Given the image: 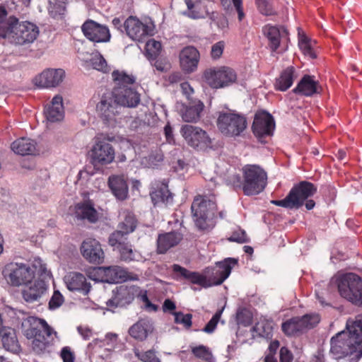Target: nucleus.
I'll return each instance as SVG.
<instances>
[{
	"instance_id": "nucleus-1",
	"label": "nucleus",
	"mask_w": 362,
	"mask_h": 362,
	"mask_svg": "<svg viewBox=\"0 0 362 362\" xmlns=\"http://www.w3.org/2000/svg\"><path fill=\"white\" fill-rule=\"evenodd\" d=\"M348 332L342 331L330 339L331 354L335 360H339L356 353V359L362 356V316L346 324Z\"/></svg>"
},
{
	"instance_id": "nucleus-2",
	"label": "nucleus",
	"mask_w": 362,
	"mask_h": 362,
	"mask_svg": "<svg viewBox=\"0 0 362 362\" xmlns=\"http://www.w3.org/2000/svg\"><path fill=\"white\" fill-rule=\"evenodd\" d=\"M41 272L42 276H49V271L40 258L35 259L33 262H11L7 264L2 274L7 282L12 286H28L35 276V273Z\"/></svg>"
},
{
	"instance_id": "nucleus-3",
	"label": "nucleus",
	"mask_w": 362,
	"mask_h": 362,
	"mask_svg": "<svg viewBox=\"0 0 362 362\" xmlns=\"http://www.w3.org/2000/svg\"><path fill=\"white\" fill-rule=\"evenodd\" d=\"M237 262L238 260L235 259L227 258L224 262H217L216 267L206 269L204 276L200 275L197 272H190L178 264H174L173 268L175 272L179 273L184 278L190 280L192 283L209 287L212 285L221 284L231 272L230 264H235Z\"/></svg>"
},
{
	"instance_id": "nucleus-4",
	"label": "nucleus",
	"mask_w": 362,
	"mask_h": 362,
	"mask_svg": "<svg viewBox=\"0 0 362 362\" xmlns=\"http://www.w3.org/2000/svg\"><path fill=\"white\" fill-rule=\"evenodd\" d=\"M39 35V29L35 24L25 21L18 22L16 17L11 18L8 25L0 28V37L7 38L11 43L23 45L34 42Z\"/></svg>"
},
{
	"instance_id": "nucleus-5",
	"label": "nucleus",
	"mask_w": 362,
	"mask_h": 362,
	"mask_svg": "<svg viewBox=\"0 0 362 362\" xmlns=\"http://www.w3.org/2000/svg\"><path fill=\"white\" fill-rule=\"evenodd\" d=\"M329 286H337L340 296L356 305L362 304V279L356 274L346 273L340 275Z\"/></svg>"
},
{
	"instance_id": "nucleus-6",
	"label": "nucleus",
	"mask_w": 362,
	"mask_h": 362,
	"mask_svg": "<svg viewBox=\"0 0 362 362\" xmlns=\"http://www.w3.org/2000/svg\"><path fill=\"white\" fill-rule=\"evenodd\" d=\"M191 209L195 225L199 230H207L213 226L216 210V204L213 199L197 197L192 204Z\"/></svg>"
},
{
	"instance_id": "nucleus-7",
	"label": "nucleus",
	"mask_w": 362,
	"mask_h": 362,
	"mask_svg": "<svg viewBox=\"0 0 362 362\" xmlns=\"http://www.w3.org/2000/svg\"><path fill=\"white\" fill-rule=\"evenodd\" d=\"M243 190L245 195H256L262 192L267 180V173L259 165H247L243 168Z\"/></svg>"
},
{
	"instance_id": "nucleus-8",
	"label": "nucleus",
	"mask_w": 362,
	"mask_h": 362,
	"mask_svg": "<svg viewBox=\"0 0 362 362\" xmlns=\"http://www.w3.org/2000/svg\"><path fill=\"white\" fill-rule=\"evenodd\" d=\"M217 127L220 132L226 136H240L247 127L245 116L231 110L219 112L217 119Z\"/></svg>"
},
{
	"instance_id": "nucleus-9",
	"label": "nucleus",
	"mask_w": 362,
	"mask_h": 362,
	"mask_svg": "<svg viewBox=\"0 0 362 362\" xmlns=\"http://www.w3.org/2000/svg\"><path fill=\"white\" fill-rule=\"evenodd\" d=\"M121 107L111 93L103 95L96 105V112L104 124L113 127L117 123Z\"/></svg>"
},
{
	"instance_id": "nucleus-10",
	"label": "nucleus",
	"mask_w": 362,
	"mask_h": 362,
	"mask_svg": "<svg viewBox=\"0 0 362 362\" xmlns=\"http://www.w3.org/2000/svg\"><path fill=\"white\" fill-rule=\"evenodd\" d=\"M204 78L212 88H220L235 83L237 74L233 69L223 66L218 69H206L204 72Z\"/></svg>"
},
{
	"instance_id": "nucleus-11",
	"label": "nucleus",
	"mask_w": 362,
	"mask_h": 362,
	"mask_svg": "<svg viewBox=\"0 0 362 362\" xmlns=\"http://www.w3.org/2000/svg\"><path fill=\"white\" fill-rule=\"evenodd\" d=\"M32 320L34 323L39 322L42 328H44V332L34 331L35 339H33L32 342L33 351L37 355L50 354L53 346V339L52 337V328L44 320L33 318Z\"/></svg>"
},
{
	"instance_id": "nucleus-12",
	"label": "nucleus",
	"mask_w": 362,
	"mask_h": 362,
	"mask_svg": "<svg viewBox=\"0 0 362 362\" xmlns=\"http://www.w3.org/2000/svg\"><path fill=\"white\" fill-rule=\"evenodd\" d=\"M115 157V148L105 140H96L90 151V163L94 166L110 164L112 163Z\"/></svg>"
},
{
	"instance_id": "nucleus-13",
	"label": "nucleus",
	"mask_w": 362,
	"mask_h": 362,
	"mask_svg": "<svg viewBox=\"0 0 362 362\" xmlns=\"http://www.w3.org/2000/svg\"><path fill=\"white\" fill-rule=\"evenodd\" d=\"M137 295V288L134 286L120 285L112 291V296L106 302L110 310L123 308L131 304Z\"/></svg>"
},
{
	"instance_id": "nucleus-14",
	"label": "nucleus",
	"mask_w": 362,
	"mask_h": 362,
	"mask_svg": "<svg viewBox=\"0 0 362 362\" xmlns=\"http://www.w3.org/2000/svg\"><path fill=\"white\" fill-rule=\"evenodd\" d=\"M51 279V273L49 271V276H42L41 272L39 277L33 283L22 291L23 300L28 303H33L38 302L40 303L41 299L47 294L48 289L49 280Z\"/></svg>"
},
{
	"instance_id": "nucleus-15",
	"label": "nucleus",
	"mask_w": 362,
	"mask_h": 362,
	"mask_svg": "<svg viewBox=\"0 0 362 362\" xmlns=\"http://www.w3.org/2000/svg\"><path fill=\"white\" fill-rule=\"evenodd\" d=\"M274 127L275 122L272 115L266 111L255 114L252 129L261 142H264V137L272 135Z\"/></svg>"
},
{
	"instance_id": "nucleus-16",
	"label": "nucleus",
	"mask_w": 362,
	"mask_h": 362,
	"mask_svg": "<svg viewBox=\"0 0 362 362\" xmlns=\"http://www.w3.org/2000/svg\"><path fill=\"white\" fill-rule=\"evenodd\" d=\"M180 132L187 144L192 147L196 148L201 144L209 146L211 144L206 132L200 127L185 124L182 127Z\"/></svg>"
},
{
	"instance_id": "nucleus-17",
	"label": "nucleus",
	"mask_w": 362,
	"mask_h": 362,
	"mask_svg": "<svg viewBox=\"0 0 362 362\" xmlns=\"http://www.w3.org/2000/svg\"><path fill=\"white\" fill-rule=\"evenodd\" d=\"M84 35L90 41L95 42H107L110 40V33L108 28L99 24L94 21H86L82 27Z\"/></svg>"
},
{
	"instance_id": "nucleus-18",
	"label": "nucleus",
	"mask_w": 362,
	"mask_h": 362,
	"mask_svg": "<svg viewBox=\"0 0 362 362\" xmlns=\"http://www.w3.org/2000/svg\"><path fill=\"white\" fill-rule=\"evenodd\" d=\"M83 257L90 263L100 264L104 260V252L100 243L95 239H86L81 246Z\"/></svg>"
},
{
	"instance_id": "nucleus-19",
	"label": "nucleus",
	"mask_w": 362,
	"mask_h": 362,
	"mask_svg": "<svg viewBox=\"0 0 362 362\" xmlns=\"http://www.w3.org/2000/svg\"><path fill=\"white\" fill-rule=\"evenodd\" d=\"M127 35L134 40L140 41L144 37L152 35L151 26L144 25L136 17L130 16L124 23Z\"/></svg>"
},
{
	"instance_id": "nucleus-20",
	"label": "nucleus",
	"mask_w": 362,
	"mask_h": 362,
	"mask_svg": "<svg viewBox=\"0 0 362 362\" xmlns=\"http://www.w3.org/2000/svg\"><path fill=\"white\" fill-rule=\"evenodd\" d=\"M111 94L121 107H136L141 101L140 94L133 88H114Z\"/></svg>"
},
{
	"instance_id": "nucleus-21",
	"label": "nucleus",
	"mask_w": 362,
	"mask_h": 362,
	"mask_svg": "<svg viewBox=\"0 0 362 362\" xmlns=\"http://www.w3.org/2000/svg\"><path fill=\"white\" fill-rule=\"evenodd\" d=\"M65 77V71L62 69H47L35 78V84L40 88H55Z\"/></svg>"
},
{
	"instance_id": "nucleus-22",
	"label": "nucleus",
	"mask_w": 362,
	"mask_h": 362,
	"mask_svg": "<svg viewBox=\"0 0 362 362\" xmlns=\"http://www.w3.org/2000/svg\"><path fill=\"white\" fill-rule=\"evenodd\" d=\"M316 192V187L313 183L307 181H301L293 187L289 193L292 200L298 203L294 206L295 209L300 208L304 204L305 200L313 196Z\"/></svg>"
},
{
	"instance_id": "nucleus-23",
	"label": "nucleus",
	"mask_w": 362,
	"mask_h": 362,
	"mask_svg": "<svg viewBox=\"0 0 362 362\" xmlns=\"http://www.w3.org/2000/svg\"><path fill=\"white\" fill-rule=\"evenodd\" d=\"M199 61V52L193 46L184 47L180 53V66L186 73H192L197 68Z\"/></svg>"
},
{
	"instance_id": "nucleus-24",
	"label": "nucleus",
	"mask_w": 362,
	"mask_h": 362,
	"mask_svg": "<svg viewBox=\"0 0 362 362\" xmlns=\"http://www.w3.org/2000/svg\"><path fill=\"white\" fill-rule=\"evenodd\" d=\"M64 281L69 291H77L87 295L91 288L90 284L87 282L86 276L78 272H71L66 275Z\"/></svg>"
},
{
	"instance_id": "nucleus-25",
	"label": "nucleus",
	"mask_w": 362,
	"mask_h": 362,
	"mask_svg": "<svg viewBox=\"0 0 362 362\" xmlns=\"http://www.w3.org/2000/svg\"><path fill=\"white\" fill-rule=\"evenodd\" d=\"M153 330V323L148 318L139 320L134 324L129 329V334L133 338L143 341L146 339L149 334Z\"/></svg>"
},
{
	"instance_id": "nucleus-26",
	"label": "nucleus",
	"mask_w": 362,
	"mask_h": 362,
	"mask_svg": "<svg viewBox=\"0 0 362 362\" xmlns=\"http://www.w3.org/2000/svg\"><path fill=\"white\" fill-rule=\"evenodd\" d=\"M75 216L78 220H87L95 223L99 218V214L90 202H81L75 206Z\"/></svg>"
},
{
	"instance_id": "nucleus-27",
	"label": "nucleus",
	"mask_w": 362,
	"mask_h": 362,
	"mask_svg": "<svg viewBox=\"0 0 362 362\" xmlns=\"http://www.w3.org/2000/svg\"><path fill=\"white\" fill-rule=\"evenodd\" d=\"M108 186L118 200L123 201L128 197V185L122 176H110L108 178Z\"/></svg>"
},
{
	"instance_id": "nucleus-28",
	"label": "nucleus",
	"mask_w": 362,
	"mask_h": 362,
	"mask_svg": "<svg viewBox=\"0 0 362 362\" xmlns=\"http://www.w3.org/2000/svg\"><path fill=\"white\" fill-rule=\"evenodd\" d=\"M150 195L154 206L162 204L167 205L173 202V194L166 184L156 183Z\"/></svg>"
},
{
	"instance_id": "nucleus-29",
	"label": "nucleus",
	"mask_w": 362,
	"mask_h": 362,
	"mask_svg": "<svg viewBox=\"0 0 362 362\" xmlns=\"http://www.w3.org/2000/svg\"><path fill=\"white\" fill-rule=\"evenodd\" d=\"M47 119L50 122L62 120L64 117L63 98L61 95H55L51 103L45 111Z\"/></svg>"
},
{
	"instance_id": "nucleus-30",
	"label": "nucleus",
	"mask_w": 362,
	"mask_h": 362,
	"mask_svg": "<svg viewBox=\"0 0 362 362\" xmlns=\"http://www.w3.org/2000/svg\"><path fill=\"white\" fill-rule=\"evenodd\" d=\"M204 104L200 100H194L183 106L181 110L182 119L187 122H196L200 118V114L204 109Z\"/></svg>"
},
{
	"instance_id": "nucleus-31",
	"label": "nucleus",
	"mask_w": 362,
	"mask_h": 362,
	"mask_svg": "<svg viewBox=\"0 0 362 362\" xmlns=\"http://www.w3.org/2000/svg\"><path fill=\"white\" fill-rule=\"evenodd\" d=\"M182 238V235L175 231L159 235L157 240L158 252L165 253L170 248L177 245Z\"/></svg>"
},
{
	"instance_id": "nucleus-32",
	"label": "nucleus",
	"mask_w": 362,
	"mask_h": 362,
	"mask_svg": "<svg viewBox=\"0 0 362 362\" xmlns=\"http://www.w3.org/2000/svg\"><path fill=\"white\" fill-rule=\"evenodd\" d=\"M296 94L305 96H312L318 92V83L309 75H305L299 81L297 86L293 90Z\"/></svg>"
},
{
	"instance_id": "nucleus-33",
	"label": "nucleus",
	"mask_w": 362,
	"mask_h": 362,
	"mask_svg": "<svg viewBox=\"0 0 362 362\" xmlns=\"http://www.w3.org/2000/svg\"><path fill=\"white\" fill-rule=\"evenodd\" d=\"M129 278L127 272L120 267L112 266L103 268V281L109 284L125 281Z\"/></svg>"
},
{
	"instance_id": "nucleus-34",
	"label": "nucleus",
	"mask_w": 362,
	"mask_h": 362,
	"mask_svg": "<svg viewBox=\"0 0 362 362\" xmlns=\"http://www.w3.org/2000/svg\"><path fill=\"white\" fill-rule=\"evenodd\" d=\"M4 348L12 353L17 354L21 351L16 333L14 329L9 327L1 331L0 334Z\"/></svg>"
},
{
	"instance_id": "nucleus-35",
	"label": "nucleus",
	"mask_w": 362,
	"mask_h": 362,
	"mask_svg": "<svg viewBox=\"0 0 362 362\" xmlns=\"http://www.w3.org/2000/svg\"><path fill=\"white\" fill-rule=\"evenodd\" d=\"M12 151L19 155H34L36 153V142L30 139L21 138L11 144Z\"/></svg>"
},
{
	"instance_id": "nucleus-36",
	"label": "nucleus",
	"mask_w": 362,
	"mask_h": 362,
	"mask_svg": "<svg viewBox=\"0 0 362 362\" xmlns=\"http://www.w3.org/2000/svg\"><path fill=\"white\" fill-rule=\"evenodd\" d=\"M295 326H296V332H303L305 329H310L315 327L320 320L317 314H306L303 317H295Z\"/></svg>"
},
{
	"instance_id": "nucleus-37",
	"label": "nucleus",
	"mask_w": 362,
	"mask_h": 362,
	"mask_svg": "<svg viewBox=\"0 0 362 362\" xmlns=\"http://www.w3.org/2000/svg\"><path fill=\"white\" fill-rule=\"evenodd\" d=\"M295 69L293 66H288L284 69L279 77L276 79L275 87L281 91H285L293 84L294 80Z\"/></svg>"
},
{
	"instance_id": "nucleus-38",
	"label": "nucleus",
	"mask_w": 362,
	"mask_h": 362,
	"mask_svg": "<svg viewBox=\"0 0 362 362\" xmlns=\"http://www.w3.org/2000/svg\"><path fill=\"white\" fill-rule=\"evenodd\" d=\"M263 33L269 42V47L272 52H276L280 45L281 32L278 27L267 25L263 28Z\"/></svg>"
},
{
	"instance_id": "nucleus-39",
	"label": "nucleus",
	"mask_w": 362,
	"mask_h": 362,
	"mask_svg": "<svg viewBox=\"0 0 362 362\" xmlns=\"http://www.w3.org/2000/svg\"><path fill=\"white\" fill-rule=\"evenodd\" d=\"M112 76L115 83V88H122V87L129 88V85L133 84L136 81L133 75H128L124 71H119L118 70L114 71Z\"/></svg>"
},
{
	"instance_id": "nucleus-40",
	"label": "nucleus",
	"mask_w": 362,
	"mask_h": 362,
	"mask_svg": "<svg viewBox=\"0 0 362 362\" xmlns=\"http://www.w3.org/2000/svg\"><path fill=\"white\" fill-rule=\"evenodd\" d=\"M117 250L119 252L120 259L122 261L129 262L137 260L140 257V254L136 250H133L132 245L129 243Z\"/></svg>"
},
{
	"instance_id": "nucleus-41",
	"label": "nucleus",
	"mask_w": 362,
	"mask_h": 362,
	"mask_svg": "<svg viewBox=\"0 0 362 362\" xmlns=\"http://www.w3.org/2000/svg\"><path fill=\"white\" fill-rule=\"evenodd\" d=\"M66 11V4L63 0H49L48 11L49 15L57 18L63 16Z\"/></svg>"
},
{
	"instance_id": "nucleus-42",
	"label": "nucleus",
	"mask_w": 362,
	"mask_h": 362,
	"mask_svg": "<svg viewBox=\"0 0 362 362\" xmlns=\"http://www.w3.org/2000/svg\"><path fill=\"white\" fill-rule=\"evenodd\" d=\"M127 235L122 233L121 230H116L112 233L108 238V243L112 247H115L117 249L124 245L127 243Z\"/></svg>"
},
{
	"instance_id": "nucleus-43",
	"label": "nucleus",
	"mask_w": 362,
	"mask_h": 362,
	"mask_svg": "<svg viewBox=\"0 0 362 362\" xmlns=\"http://www.w3.org/2000/svg\"><path fill=\"white\" fill-rule=\"evenodd\" d=\"M192 352L196 357L204 360L206 362H216L211 351L208 347L204 345L193 347Z\"/></svg>"
},
{
	"instance_id": "nucleus-44",
	"label": "nucleus",
	"mask_w": 362,
	"mask_h": 362,
	"mask_svg": "<svg viewBox=\"0 0 362 362\" xmlns=\"http://www.w3.org/2000/svg\"><path fill=\"white\" fill-rule=\"evenodd\" d=\"M136 228V220L135 218L129 214L124 218V220L119 223L117 227V230H121L126 235L132 233Z\"/></svg>"
},
{
	"instance_id": "nucleus-45",
	"label": "nucleus",
	"mask_w": 362,
	"mask_h": 362,
	"mask_svg": "<svg viewBox=\"0 0 362 362\" xmlns=\"http://www.w3.org/2000/svg\"><path fill=\"white\" fill-rule=\"evenodd\" d=\"M272 326L267 322L257 323L252 328V332H256L258 336L264 338H270L272 337Z\"/></svg>"
},
{
	"instance_id": "nucleus-46",
	"label": "nucleus",
	"mask_w": 362,
	"mask_h": 362,
	"mask_svg": "<svg viewBox=\"0 0 362 362\" xmlns=\"http://www.w3.org/2000/svg\"><path fill=\"white\" fill-rule=\"evenodd\" d=\"M90 61L95 69L103 72H107L108 71L107 62L100 53H97L93 56Z\"/></svg>"
},
{
	"instance_id": "nucleus-47",
	"label": "nucleus",
	"mask_w": 362,
	"mask_h": 362,
	"mask_svg": "<svg viewBox=\"0 0 362 362\" xmlns=\"http://www.w3.org/2000/svg\"><path fill=\"white\" fill-rule=\"evenodd\" d=\"M255 3L262 14L272 16L276 13L272 4L268 0H255Z\"/></svg>"
},
{
	"instance_id": "nucleus-48",
	"label": "nucleus",
	"mask_w": 362,
	"mask_h": 362,
	"mask_svg": "<svg viewBox=\"0 0 362 362\" xmlns=\"http://www.w3.org/2000/svg\"><path fill=\"white\" fill-rule=\"evenodd\" d=\"M172 314L175 316V322L182 324L187 329L192 326V314L184 315L182 312H173Z\"/></svg>"
},
{
	"instance_id": "nucleus-49",
	"label": "nucleus",
	"mask_w": 362,
	"mask_h": 362,
	"mask_svg": "<svg viewBox=\"0 0 362 362\" xmlns=\"http://www.w3.org/2000/svg\"><path fill=\"white\" fill-rule=\"evenodd\" d=\"M221 313L222 310L217 311L202 330L206 333H212L217 326L221 318Z\"/></svg>"
},
{
	"instance_id": "nucleus-50",
	"label": "nucleus",
	"mask_w": 362,
	"mask_h": 362,
	"mask_svg": "<svg viewBox=\"0 0 362 362\" xmlns=\"http://www.w3.org/2000/svg\"><path fill=\"white\" fill-rule=\"evenodd\" d=\"M271 203L276 206H282L290 209H295L294 206L298 204L297 202H293L292 200L290 193H288L284 199L272 200Z\"/></svg>"
},
{
	"instance_id": "nucleus-51",
	"label": "nucleus",
	"mask_w": 362,
	"mask_h": 362,
	"mask_svg": "<svg viewBox=\"0 0 362 362\" xmlns=\"http://www.w3.org/2000/svg\"><path fill=\"white\" fill-rule=\"evenodd\" d=\"M64 303V297L59 291H54L49 301V308L54 310L60 307Z\"/></svg>"
},
{
	"instance_id": "nucleus-52",
	"label": "nucleus",
	"mask_w": 362,
	"mask_h": 362,
	"mask_svg": "<svg viewBox=\"0 0 362 362\" xmlns=\"http://www.w3.org/2000/svg\"><path fill=\"white\" fill-rule=\"evenodd\" d=\"M295 321L296 320L294 319V317H293L282 324V331L285 333V334L288 336H292L297 334L296 326H295Z\"/></svg>"
},
{
	"instance_id": "nucleus-53",
	"label": "nucleus",
	"mask_w": 362,
	"mask_h": 362,
	"mask_svg": "<svg viewBox=\"0 0 362 362\" xmlns=\"http://www.w3.org/2000/svg\"><path fill=\"white\" fill-rule=\"evenodd\" d=\"M228 240L230 242H236L238 243H244L248 242V238L247 237L246 233L245 230H238L234 231L230 238H228Z\"/></svg>"
},
{
	"instance_id": "nucleus-54",
	"label": "nucleus",
	"mask_w": 362,
	"mask_h": 362,
	"mask_svg": "<svg viewBox=\"0 0 362 362\" xmlns=\"http://www.w3.org/2000/svg\"><path fill=\"white\" fill-rule=\"evenodd\" d=\"M33 317H30L28 320V322L30 323V327L26 330V337L27 338H32L35 339V332L37 331V332H44V328H42V326L39 322H35L32 320Z\"/></svg>"
},
{
	"instance_id": "nucleus-55",
	"label": "nucleus",
	"mask_w": 362,
	"mask_h": 362,
	"mask_svg": "<svg viewBox=\"0 0 362 362\" xmlns=\"http://www.w3.org/2000/svg\"><path fill=\"white\" fill-rule=\"evenodd\" d=\"M149 163L152 167L159 165L163 160V154L160 150L153 151L148 156Z\"/></svg>"
},
{
	"instance_id": "nucleus-56",
	"label": "nucleus",
	"mask_w": 362,
	"mask_h": 362,
	"mask_svg": "<svg viewBox=\"0 0 362 362\" xmlns=\"http://www.w3.org/2000/svg\"><path fill=\"white\" fill-rule=\"evenodd\" d=\"M252 317L246 310H240L237 313V321L239 324L248 326L251 323Z\"/></svg>"
},
{
	"instance_id": "nucleus-57",
	"label": "nucleus",
	"mask_w": 362,
	"mask_h": 362,
	"mask_svg": "<svg viewBox=\"0 0 362 362\" xmlns=\"http://www.w3.org/2000/svg\"><path fill=\"white\" fill-rule=\"evenodd\" d=\"M310 39L305 35H300L299 33V41L298 45L300 48L303 51L304 54H306L312 50L311 45L310 44Z\"/></svg>"
},
{
	"instance_id": "nucleus-58",
	"label": "nucleus",
	"mask_w": 362,
	"mask_h": 362,
	"mask_svg": "<svg viewBox=\"0 0 362 362\" xmlns=\"http://www.w3.org/2000/svg\"><path fill=\"white\" fill-rule=\"evenodd\" d=\"M61 357L64 362H74L75 356L70 347L65 346L61 351Z\"/></svg>"
},
{
	"instance_id": "nucleus-59",
	"label": "nucleus",
	"mask_w": 362,
	"mask_h": 362,
	"mask_svg": "<svg viewBox=\"0 0 362 362\" xmlns=\"http://www.w3.org/2000/svg\"><path fill=\"white\" fill-rule=\"evenodd\" d=\"M188 8V16L192 18H199L202 17V15L195 10L197 5L192 3V0H185Z\"/></svg>"
},
{
	"instance_id": "nucleus-60",
	"label": "nucleus",
	"mask_w": 362,
	"mask_h": 362,
	"mask_svg": "<svg viewBox=\"0 0 362 362\" xmlns=\"http://www.w3.org/2000/svg\"><path fill=\"white\" fill-rule=\"evenodd\" d=\"M8 16V11L6 8V7L3 5H0V28L5 25H9L11 21V18L13 17V16H9V18H7Z\"/></svg>"
},
{
	"instance_id": "nucleus-61",
	"label": "nucleus",
	"mask_w": 362,
	"mask_h": 362,
	"mask_svg": "<svg viewBox=\"0 0 362 362\" xmlns=\"http://www.w3.org/2000/svg\"><path fill=\"white\" fill-rule=\"evenodd\" d=\"M223 47L224 45L223 42H218L214 44L211 47V57L214 59L219 58L223 53Z\"/></svg>"
},
{
	"instance_id": "nucleus-62",
	"label": "nucleus",
	"mask_w": 362,
	"mask_h": 362,
	"mask_svg": "<svg viewBox=\"0 0 362 362\" xmlns=\"http://www.w3.org/2000/svg\"><path fill=\"white\" fill-rule=\"evenodd\" d=\"M135 355L142 361L144 362H151V358L155 356V353L149 350L144 353H140L138 350L135 351Z\"/></svg>"
},
{
	"instance_id": "nucleus-63",
	"label": "nucleus",
	"mask_w": 362,
	"mask_h": 362,
	"mask_svg": "<svg viewBox=\"0 0 362 362\" xmlns=\"http://www.w3.org/2000/svg\"><path fill=\"white\" fill-rule=\"evenodd\" d=\"M293 355L286 347H281L280 349V362H291Z\"/></svg>"
},
{
	"instance_id": "nucleus-64",
	"label": "nucleus",
	"mask_w": 362,
	"mask_h": 362,
	"mask_svg": "<svg viewBox=\"0 0 362 362\" xmlns=\"http://www.w3.org/2000/svg\"><path fill=\"white\" fill-rule=\"evenodd\" d=\"M232 1L233 3V5L235 7V9L238 12V20L240 21H241L245 16V13L243 12V7H242V0H232Z\"/></svg>"
}]
</instances>
